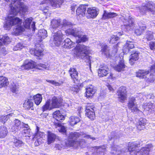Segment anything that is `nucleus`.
<instances>
[{
  "label": "nucleus",
  "instance_id": "b1692460",
  "mask_svg": "<svg viewBox=\"0 0 155 155\" xmlns=\"http://www.w3.org/2000/svg\"><path fill=\"white\" fill-rule=\"evenodd\" d=\"M117 13L113 12H109L106 11H104V12L102 16V19H106L111 18L117 16Z\"/></svg>",
  "mask_w": 155,
  "mask_h": 155
},
{
  "label": "nucleus",
  "instance_id": "c85d7f7f",
  "mask_svg": "<svg viewBox=\"0 0 155 155\" xmlns=\"http://www.w3.org/2000/svg\"><path fill=\"white\" fill-rule=\"evenodd\" d=\"M51 6L54 8L60 7L63 3L64 0H49Z\"/></svg>",
  "mask_w": 155,
  "mask_h": 155
},
{
  "label": "nucleus",
  "instance_id": "052dcab7",
  "mask_svg": "<svg viewBox=\"0 0 155 155\" xmlns=\"http://www.w3.org/2000/svg\"><path fill=\"white\" fill-rule=\"evenodd\" d=\"M60 127H61V128L59 130V132L63 133H65L66 132V128L64 126L62 125Z\"/></svg>",
  "mask_w": 155,
  "mask_h": 155
},
{
  "label": "nucleus",
  "instance_id": "6e6d98bb",
  "mask_svg": "<svg viewBox=\"0 0 155 155\" xmlns=\"http://www.w3.org/2000/svg\"><path fill=\"white\" fill-rule=\"evenodd\" d=\"M72 3L70 8L71 10L72 13L73 14L74 13L75 8L76 7L77 5L74 2H72Z\"/></svg>",
  "mask_w": 155,
  "mask_h": 155
},
{
  "label": "nucleus",
  "instance_id": "a19ab883",
  "mask_svg": "<svg viewBox=\"0 0 155 155\" xmlns=\"http://www.w3.org/2000/svg\"><path fill=\"white\" fill-rule=\"evenodd\" d=\"M60 25V22L58 20L53 19L51 21V26L52 28H56Z\"/></svg>",
  "mask_w": 155,
  "mask_h": 155
},
{
  "label": "nucleus",
  "instance_id": "603ef678",
  "mask_svg": "<svg viewBox=\"0 0 155 155\" xmlns=\"http://www.w3.org/2000/svg\"><path fill=\"white\" fill-rule=\"evenodd\" d=\"M46 82L51 84L55 85V86H59L60 85V84L58 82H56L53 80H50L46 79Z\"/></svg>",
  "mask_w": 155,
  "mask_h": 155
},
{
  "label": "nucleus",
  "instance_id": "774afa93",
  "mask_svg": "<svg viewBox=\"0 0 155 155\" xmlns=\"http://www.w3.org/2000/svg\"><path fill=\"white\" fill-rule=\"evenodd\" d=\"M31 28L33 29V31H35V22H33L31 26Z\"/></svg>",
  "mask_w": 155,
  "mask_h": 155
},
{
  "label": "nucleus",
  "instance_id": "aec40b11",
  "mask_svg": "<svg viewBox=\"0 0 155 155\" xmlns=\"http://www.w3.org/2000/svg\"><path fill=\"white\" fill-rule=\"evenodd\" d=\"M109 69L107 66H104L99 68L98 75L100 77L106 76L108 74Z\"/></svg>",
  "mask_w": 155,
  "mask_h": 155
},
{
  "label": "nucleus",
  "instance_id": "4be33fe9",
  "mask_svg": "<svg viewBox=\"0 0 155 155\" xmlns=\"http://www.w3.org/2000/svg\"><path fill=\"white\" fill-rule=\"evenodd\" d=\"M147 123V120L145 118H140L137 123L136 126L138 130H141L145 128V125Z\"/></svg>",
  "mask_w": 155,
  "mask_h": 155
},
{
  "label": "nucleus",
  "instance_id": "680f3d73",
  "mask_svg": "<svg viewBox=\"0 0 155 155\" xmlns=\"http://www.w3.org/2000/svg\"><path fill=\"white\" fill-rule=\"evenodd\" d=\"M54 148L56 150H60L62 148V146L60 144L57 143L55 145Z\"/></svg>",
  "mask_w": 155,
  "mask_h": 155
},
{
  "label": "nucleus",
  "instance_id": "20e7f679",
  "mask_svg": "<svg viewBox=\"0 0 155 155\" xmlns=\"http://www.w3.org/2000/svg\"><path fill=\"white\" fill-rule=\"evenodd\" d=\"M69 73L73 81L75 84L74 86L71 88V91L74 94L77 93L80 90L78 85L79 84V81L77 78L78 73L77 72L75 69L74 68H71L69 71Z\"/></svg>",
  "mask_w": 155,
  "mask_h": 155
},
{
  "label": "nucleus",
  "instance_id": "f704fd0d",
  "mask_svg": "<svg viewBox=\"0 0 155 155\" xmlns=\"http://www.w3.org/2000/svg\"><path fill=\"white\" fill-rule=\"evenodd\" d=\"M95 148L97 149L96 153L99 155H104L105 152L106 150V147L105 146L96 147Z\"/></svg>",
  "mask_w": 155,
  "mask_h": 155
},
{
  "label": "nucleus",
  "instance_id": "37998d69",
  "mask_svg": "<svg viewBox=\"0 0 155 155\" xmlns=\"http://www.w3.org/2000/svg\"><path fill=\"white\" fill-rule=\"evenodd\" d=\"M153 33L152 32L149 31H147L144 36V39L147 41H150L153 38Z\"/></svg>",
  "mask_w": 155,
  "mask_h": 155
},
{
  "label": "nucleus",
  "instance_id": "2eb2a0df",
  "mask_svg": "<svg viewBox=\"0 0 155 155\" xmlns=\"http://www.w3.org/2000/svg\"><path fill=\"white\" fill-rule=\"evenodd\" d=\"M153 146L151 144H149L144 147H143L138 151L139 155H149V152L152 149Z\"/></svg>",
  "mask_w": 155,
  "mask_h": 155
},
{
  "label": "nucleus",
  "instance_id": "bf43d9fd",
  "mask_svg": "<svg viewBox=\"0 0 155 155\" xmlns=\"http://www.w3.org/2000/svg\"><path fill=\"white\" fill-rule=\"evenodd\" d=\"M149 46L151 50L155 49V43L154 42H151L149 44Z\"/></svg>",
  "mask_w": 155,
  "mask_h": 155
},
{
  "label": "nucleus",
  "instance_id": "f3484780",
  "mask_svg": "<svg viewBox=\"0 0 155 155\" xmlns=\"http://www.w3.org/2000/svg\"><path fill=\"white\" fill-rule=\"evenodd\" d=\"M128 150L130 155H137L138 153L139 150L137 148V144L134 143H129L128 144Z\"/></svg>",
  "mask_w": 155,
  "mask_h": 155
},
{
  "label": "nucleus",
  "instance_id": "f8f14e48",
  "mask_svg": "<svg viewBox=\"0 0 155 155\" xmlns=\"http://www.w3.org/2000/svg\"><path fill=\"white\" fill-rule=\"evenodd\" d=\"M86 142L84 139H81L79 140H75L74 139L68 140V147H72L74 148H77L78 146H81L85 145Z\"/></svg>",
  "mask_w": 155,
  "mask_h": 155
},
{
  "label": "nucleus",
  "instance_id": "f03ea898",
  "mask_svg": "<svg viewBox=\"0 0 155 155\" xmlns=\"http://www.w3.org/2000/svg\"><path fill=\"white\" fill-rule=\"evenodd\" d=\"M89 48L84 45L78 44L75 48L73 52L77 56L82 59L88 63L90 68L91 67V58L88 55L89 52Z\"/></svg>",
  "mask_w": 155,
  "mask_h": 155
},
{
  "label": "nucleus",
  "instance_id": "49530a36",
  "mask_svg": "<svg viewBox=\"0 0 155 155\" xmlns=\"http://www.w3.org/2000/svg\"><path fill=\"white\" fill-rule=\"evenodd\" d=\"M146 109H148V110L155 111V104L149 102L146 105Z\"/></svg>",
  "mask_w": 155,
  "mask_h": 155
},
{
  "label": "nucleus",
  "instance_id": "69168bd1",
  "mask_svg": "<svg viewBox=\"0 0 155 155\" xmlns=\"http://www.w3.org/2000/svg\"><path fill=\"white\" fill-rule=\"evenodd\" d=\"M154 96L152 94H149L147 96V99H153L154 98Z\"/></svg>",
  "mask_w": 155,
  "mask_h": 155
},
{
  "label": "nucleus",
  "instance_id": "423d86ee",
  "mask_svg": "<svg viewBox=\"0 0 155 155\" xmlns=\"http://www.w3.org/2000/svg\"><path fill=\"white\" fill-rule=\"evenodd\" d=\"M155 4L152 2H148L146 4H143L140 9V12L142 14H144L146 11L150 12L152 13L155 12Z\"/></svg>",
  "mask_w": 155,
  "mask_h": 155
},
{
  "label": "nucleus",
  "instance_id": "9b49d317",
  "mask_svg": "<svg viewBox=\"0 0 155 155\" xmlns=\"http://www.w3.org/2000/svg\"><path fill=\"white\" fill-rule=\"evenodd\" d=\"M35 62L32 60L30 61L25 60L23 64L21 66V69L23 70H29L35 68Z\"/></svg>",
  "mask_w": 155,
  "mask_h": 155
},
{
  "label": "nucleus",
  "instance_id": "c756f323",
  "mask_svg": "<svg viewBox=\"0 0 155 155\" xmlns=\"http://www.w3.org/2000/svg\"><path fill=\"white\" fill-rule=\"evenodd\" d=\"M33 99L35 104L37 106L39 105L41 102L42 97L41 94H38L33 96Z\"/></svg>",
  "mask_w": 155,
  "mask_h": 155
},
{
  "label": "nucleus",
  "instance_id": "c9c22d12",
  "mask_svg": "<svg viewBox=\"0 0 155 155\" xmlns=\"http://www.w3.org/2000/svg\"><path fill=\"white\" fill-rule=\"evenodd\" d=\"M88 107H87V110H86V115L89 119L93 120L95 118V114L94 110H89Z\"/></svg>",
  "mask_w": 155,
  "mask_h": 155
},
{
  "label": "nucleus",
  "instance_id": "5fc2aeb1",
  "mask_svg": "<svg viewBox=\"0 0 155 155\" xmlns=\"http://www.w3.org/2000/svg\"><path fill=\"white\" fill-rule=\"evenodd\" d=\"M155 80V75L151 74L150 75V77L148 78L147 80L150 82H153Z\"/></svg>",
  "mask_w": 155,
  "mask_h": 155
},
{
  "label": "nucleus",
  "instance_id": "338daca9",
  "mask_svg": "<svg viewBox=\"0 0 155 155\" xmlns=\"http://www.w3.org/2000/svg\"><path fill=\"white\" fill-rule=\"evenodd\" d=\"M150 71L151 72H155V64L153 65L151 67Z\"/></svg>",
  "mask_w": 155,
  "mask_h": 155
},
{
  "label": "nucleus",
  "instance_id": "0e129e2a",
  "mask_svg": "<svg viewBox=\"0 0 155 155\" xmlns=\"http://www.w3.org/2000/svg\"><path fill=\"white\" fill-rule=\"evenodd\" d=\"M54 125L56 128H57L58 127H60L62 126L61 123L59 122H55L54 123Z\"/></svg>",
  "mask_w": 155,
  "mask_h": 155
},
{
  "label": "nucleus",
  "instance_id": "412c9836",
  "mask_svg": "<svg viewBox=\"0 0 155 155\" xmlns=\"http://www.w3.org/2000/svg\"><path fill=\"white\" fill-rule=\"evenodd\" d=\"M86 9V7L85 6L83 5H80L76 9L77 15H79L80 17H83L85 16Z\"/></svg>",
  "mask_w": 155,
  "mask_h": 155
},
{
  "label": "nucleus",
  "instance_id": "39448f33",
  "mask_svg": "<svg viewBox=\"0 0 155 155\" xmlns=\"http://www.w3.org/2000/svg\"><path fill=\"white\" fill-rule=\"evenodd\" d=\"M121 20L124 23L122 26L124 27L126 29V30L134 29L136 28L134 19L132 17L129 16V18L127 19L124 16H123Z\"/></svg>",
  "mask_w": 155,
  "mask_h": 155
},
{
  "label": "nucleus",
  "instance_id": "6ab92c4d",
  "mask_svg": "<svg viewBox=\"0 0 155 155\" xmlns=\"http://www.w3.org/2000/svg\"><path fill=\"white\" fill-rule=\"evenodd\" d=\"M44 135V133L43 132H35L33 135L32 139H36V141L35 142V145L36 146H38L39 145L38 142V140L41 138H43Z\"/></svg>",
  "mask_w": 155,
  "mask_h": 155
},
{
  "label": "nucleus",
  "instance_id": "dca6fc26",
  "mask_svg": "<svg viewBox=\"0 0 155 155\" xmlns=\"http://www.w3.org/2000/svg\"><path fill=\"white\" fill-rule=\"evenodd\" d=\"M87 12L88 15L86 14V15L87 18H95L98 13V10L94 7L88 8Z\"/></svg>",
  "mask_w": 155,
  "mask_h": 155
},
{
  "label": "nucleus",
  "instance_id": "a18cd8bd",
  "mask_svg": "<svg viewBox=\"0 0 155 155\" xmlns=\"http://www.w3.org/2000/svg\"><path fill=\"white\" fill-rule=\"evenodd\" d=\"M82 133H79L76 132H74V133L71 132L69 136L68 137H69L70 138L75 139L76 138L79 137L80 135H82Z\"/></svg>",
  "mask_w": 155,
  "mask_h": 155
},
{
  "label": "nucleus",
  "instance_id": "4468645a",
  "mask_svg": "<svg viewBox=\"0 0 155 155\" xmlns=\"http://www.w3.org/2000/svg\"><path fill=\"white\" fill-rule=\"evenodd\" d=\"M58 136L54 133L48 130L47 132V143L48 144L50 145L54 143L57 138Z\"/></svg>",
  "mask_w": 155,
  "mask_h": 155
},
{
  "label": "nucleus",
  "instance_id": "4c0bfd02",
  "mask_svg": "<svg viewBox=\"0 0 155 155\" xmlns=\"http://www.w3.org/2000/svg\"><path fill=\"white\" fill-rule=\"evenodd\" d=\"M101 50L102 54H104L107 57H109L110 54L108 46L105 44H104Z\"/></svg>",
  "mask_w": 155,
  "mask_h": 155
},
{
  "label": "nucleus",
  "instance_id": "0eeeda50",
  "mask_svg": "<svg viewBox=\"0 0 155 155\" xmlns=\"http://www.w3.org/2000/svg\"><path fill=\"white\" fill-rule=\"evenodd\" d=\"M117 93L118 100L120 102L123 103L127 99V91L125 87L122 86L119 87L117 91Z\"/></svg>",
  "mask_w": 155,
  "mask_h": 155
},
{
  "label": "nucleus",
  "instance_id": "72a5a7b5",
  "mask_svg": "<svg viewBox=\"0 0 155 155\" xmlns=\"http://www.w3.org/2000/svg\"><path fill=\"white\" fill-rule=\"evenodd\" d=\"M86 94L87 97H90L93 95L96 92V89L93 86L91 85L89 87L86 88Z\"/></svg>",
  "mask_w": 155,
  "mask_h": 155
},
{
  "label": "nucleus",
  "instance_id": "e2e57ef3",
  "mask_svg": "<svg viewBox=\"0 0 155 155\" xmlns=\"http://www.w3.org/2000/svg\"><path fill=\"white\" fill-rule=\"evenodd\" d=\"M87 107H88V109L89 110H94V107L92 105H91V104H88L87 105L86 107V110H87Z\"/></svg>",
  "mask_w": 155,
  "mask_h": 155
},
{
  "label": "nucleus",
  "instance_id": "864d4df0",
  "mask_svg": "<svg viewBox=\"0 0 155 155\" xmlns=\"http://www.w3.org/2000/svg\"><path fill=\"white\" fill-rule=\"evenodd\" d=\"M125 46L127 47L128 49H132L134 47V45L133 42L128 41H127Z\"/></svg>",
  "mask_w": 155,
  "mask_h": 155
},
{
  "label": "nucleus",
  "instance_id": "473e14b6",
  "mask_svg": "<svg viewBox=\"0 0 155 155\" xmlns=\"http://www.w3.org/2000/svg\"><path fill=\"white\" fill-rule=\"evenodd\" d=\"M139 59V53L135 52L132 54L130 57L129 62L131 65H132L134 62Z\"/></svg>",
  "mask_w": 155,
  "mask_h": 155
},
{
  "label": "nucleus",
  "instance_id": "8fccbe9b",
  "mask_svg": "<svg viewBox=\"0 0 155 155\" xmlns=\"http://www.w3.org/2000/svg\"><path fill=\"white\" fill-rule=\"evenodd\" d=\"M21 133L25 137H29L30 131L29 129H23Z\"/></svg>",
  "mask_w": 155,
  "mask_h": 155
},
{
  "label": "nucleus",
  "instance_id": "4d7b16f0",
  "mask_svg": "<svg viewBox=\"0 0 155 155\" xmlns=\"http://www.w3.org/2000/svg\"><path fill=\"white\" fill-rule=\"evenodd\" d=\"M82 137H85L88 139H92L93 140H94L96 139V138L94 137H92L91 135H87L85 134L82 135Z\"/></svg>",
  "mask_w": 155,
  "mask_h": 155
},
{
  "label": "nucleus",
  "instance_id": "9d476101",
  "mask_svg": "<svg viewBox=\"0 0 155 155\" xmlns=\"http://www.w3.org/2000/svg\"><path fill=\"white\" fill-rule=\"evenodd\" d=\"M53 42L55 45L59 46L63 42L64 39L62 34L59 31H57L54 34Z\"/></svg>",
  "mask_w": 155,
  "mask_h": 155
},
{
  "label": "nucleus",
  "instance_id": "09e8293b",
  "mask_svg": "<svg viewBox=\"0 0 155 155\" xmlns=\"http://www.w3.org/2000/svg\"><path fill=\"white\" fill-rule=\"evenodd\" d=\"M10 8L11 14L16 15L17 14L18 12L19 11H18L16 8L12 6L11 3L10 5Z\"/></svg>",
  "mask_w": 155,
  "mask_h": 155
},
{
  "label": "nucleus",
  "instance_id": "79ce46f5",
  "mask_svg": "<svg viewBox=\"0 0 155 155\" xmlns=\"http://www.w3.org/2000/svg\"><path fill=\"white\" fill-rule=\"evenodd\" d=\"M19 6V12L24 13L28 11V7L27 6L25 5L23 3H20Z\"/></svg>",
  "mask_w": 155,
  "mask_h": 155
},
{
  "label": "nucleus",
  "instance_id": "5701e85b",
  "mask_svg": "<svg viewBox=\"0 0 155 155\" xmlns=\"http://www.w3.org/2000/svg\"><path fill=\"white\" fill-rule=\"evenodd\" d=\"M11 142L12 144V147L14 148H19L23 146L24 144L22 141L16 138H14L13 140Z\"/></svg>",
  "mask_w": 155,
  "mask_h": 155
},
{
  "label": "nucleus",
  "instance_id": "a878e982",
  "mask_svg": "<svg viewBox=\"0 0 155 155\" xmlns=\"http://www.w3.org/2000/svg\"><path fill=\"white\" fill-rule=\"evenodd\" d=\"M8 131L7 128L5 126H0V139L5 138L7 135Z\"/></svg>",
  "mask_w": 155,
  "mask_h": 155
},
{
  "label": "nucleus",
  "instance_id": "7c9ffc66",
  "mask_svg": "<svg viewBox=\"0 0 155 155\" xmlns=\"http://www.w3.org/2000/svg\"><path fill=\"white\" fill-rule=\"evenodd\" d=\"M149 73L148 71L146 70H139L137 73L136 76L141 78H147V76Z\"/></svg>",
  "mask_w": 155,
  "mask_h": 155
},
{
  "label": "nucleus",
  "instance_id": "ea45409f",
  "mask_svg": "<svg viewBox=\"0 0 155 155\" xmlns=\"http://www.w3.org/2000/svg\"><path fill=\"white\" fill-rule=\"evenodd\" d=\"M70 124L73 126L77 124L80 121V119L78 117L75 116H71L69 118Z\"/></svg>",
  "mask_w": 155,
  "mask_h": 155
},
{
  "label": "nucleus",
  "instance_id": "a211bd4d",
  "mask_svg": "<svg viewBox=\"0 0 155 155\" xmlns=\"http://www.w3.org/2000/svg\"><path fill=\"white\" fill-rule=\"evenodd\" d=\"M34 103L31 100L29 99H25L23 104V107L25 110H34Z\"/></svg>",
  "mask_w": 155,
  "mask_h": 155
},
{
  "label": "nucleus",
  "instance_id": "c03bdc74",
  "mask_svg": "<svg viewBox=\"0 0 155 155\" xmlns=\"http://www.w3.org/2000/svg\"><path fill=\"white\" fill-rule=\"evenodd\" d=\"M146 29V27L144 25H142L140 26L139 29H136L135 31V33L137 35H141L143 31Z\"/></svg>",
  "mask_w": 155,
  "mask_h": 155
},
{
  "label": "nucleus",
  "instance_id": "7ed1b4c3",
  "mask_svg": "<svg viewBox=\"0 0 155 155\" xmlns=\"http://www.w3.org/2000/svg\"><path fill=\"white\" fill-rule=\"evenodd\" d=\"M82 31L79 28H77L73 25L71 22H68V34H71L75 37H78V39L77 40V43L85 42L87 41V36L82 34Z\"/></svg>",
  "mask_w": 155,
  "mask_h": 155
},
{
  "label": "nucleus",
  "instance_id": "13d9d810",
  "mask_svg": "<svg viewBox=\"0 0 155 155\" xmlns=\"http://www.w3.org/2000/svg\"><path fill=\"white\" fill-rule=\"evenodd\" d=\"M66 40H64L63 42H62V48L64 50V49L67 48L68 47V42H66Z\"/></svg>",
  "mask_w": 155,
  "mask_h": 155
},
{
  "label": "nucleus",
  "instance_id": "6e6552de",
  "mask_svg": "<svg viewBox=\"0 0 155 155\" xmlns=\"http://www.w3.org/2000/svg\"><path fill=\"white\" fill-rule=\"evenodd\" d=\"M30 53L31 55L36 57L39 60L41 59L44 55V50L42 48H31L30 50Z\"/></svg>",
  "mask_w": 155,
  "mask_h": 155
},
{
  "label": "nucleus",
  "instance_id": "e433bc0d",
  "mask_svg": "<svg viewBox=\"0 0 155 155\" xmlns=\"http://www.w3.org/2000/svg\"><path fill=\"white\" fill-rule=\"evenodd\" d=\"M111 153L114 155H119L122 153L120 149L117 146H114L111 148Z\"/></svg>",
  "mask_w": 155,
  "mask_h": 155
},
{
  "label": "nucleus",
  "instance_id": "f257e3e1",
  "mask_svg": "<svg viewBox=\"0 0 155 155\" xmlns=\"http://www.w3.org/2000/svg\"><path fill=\"white\" fill-rule=\"evenodd\" d=\"M3 24V28L6 30H9L12 26H15L16 28L14 30L15 35H18L24 31L21 26L22 20L17 17L7 16L5 19Z\"/></svg>",
  "mask_w": 155,
  "mask_h": 155
},
{
  "label": "nucleus",
  "instance_id": "393cba45",
  "mask_svg": "<svg viewBox=\"0 0 155 155\" xmlns=\"http://www.w3.org/2000/svg\"><path fill=\"white\" fill-rule=\"evenodd\" d=\"M53 116L57 121H60L61 120H63L65 119L64 116L61 113L59 110H57L53 113Z\"/></svg>",
  "mask_w": 155,
  "mask_h": 155
},
{
  "label": "nucleus",
  "instance_id": "58836bf2",
  "mask_svg": "<svg viewBox=\"0 0 155 155\" xmlns=\"http://www.w3.org/2000/svg\"><path fill=\"white\" fill-rule=\"evenodd\" d=\"M31 17L27 18L25 19L23 22V26L25 28L28 29L30 27V24L33 20Z\"/></svg>",
  "mask_w": 155,
  "mask_h": 155
},
{
  "label": "nucleus",
  "instance_id": "2f4dec72",
  "mask_svg": "<svg viewBox=\"0 0 155 155\" xmlns=\"http://www.w3.org/2000/svg\"><path fill=\"white\" fill-rule=\"evenodd\" d=\"M125 68L124 61H120L119 63L116 65L114 67V69L118 72H121L124 71V69Z\"/></svg>",
  "mask_w": 155,
  "mask_h": 155
},
{
  "label": "nucleus",
  "instance_id": "3c124183",
  "mask_svg": "<svg viewBox=\"0 0 155 155\" xmlns=\"http://www.w3.org/2000/svg\"><path fill=\"white\" fill-rule=\"evenodd\" d=\"M119 39V38L115 35H113L111 37L110 41V43L113 44L115 43V41H117Z\"/></svg>",
  "mask_w": 155,
  "mask_h": 155
},
{
  "label": "nucleus",
  "instance_id": "ddd939ff",
  "mask_svg": "<svg viewBox=\"0 0 155 155\" xmlns=\"http://www.w3.org/2000/svg\"><path fill=\"white\" fill-rule=\"evenodd\" d=\"M128 106L129 109H130L132 112L139 111L137 108L135 99L133 97L129 98Z\"/></svg>",
  "mask_w": 155,
  "mask_h": 155
},
{
  "label": "nucleus",
  "instance_id": "de8ad7c7",
  "mask_svg": "<svg viewBox=\"0 0 155 155\" xmlns=\"http://www.w3.org/2000/svg\"><path fill=\"white\" fill-rule=\"evenodd\" d=\"M47 68L46 65L44 64L39 63L36 64L35 62V68L39 70H41L42 69H46Z\"/></svg>",
  "mask_w": 155,
  "mask_h": 155
},
{
  "label": "nucleus",
  "instance_id": "bb28decb",
  "mask_svg": "<svg viewBox=\"0 0 155 155\" xmlns=\"http://www.w3.org/2000/svg\"><path fill=\"white\" fill-rule=\"evenodd\" d=\"M8 79L3 76H0V88L6 87L9 84Z\"/></svg>",
  "mask_w": 155,
  "mask_h": 155
},
{
  "label": "nucleus",
  "instance_id": "1a4fd4ad",
  "mask_svg": "<svg viewBox=\"0 0 155 155\" xmlns=\"http://www.w3.org/2000/svg\"><path fill=\"white\" fill-rule=\"evenodd\" d=\"M63 99L61 98L54 96L51 100V104L53 109L59 108L63 104Z\"/></svg>",
  "mask_w": 155,
  "mask_h": 155
},
{
  "label": "nucleus",
  "instance_id": "cd10ccee",
  "mask_svg": "<svg viewBox=\"0 0 155 155\" xmlns=\"http://www.w3.org/2000/svg\"><path fill=\"white\" fill-rule=\"evenodd\" d=\"M52 109L53 108L51 104V100L50 99H48L42 107L41 110L44 112L47 110H50Z\"/></svg>",
  "mask_w": 155,
  "mask_h": 155
}]
</instances>
